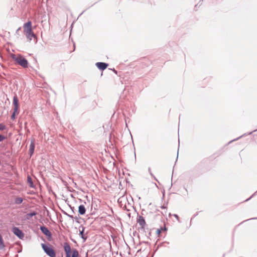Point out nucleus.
Segmentation results:
<instances>
[{
	"label": "nucleus",
	"mask_w": 257,
	"mask_h": 257,
	"mask_svg": "<svg viewBox=\"0 0 257 257\" xmlns=\"http://www.w3.org/2000/svg\"><path fill=\"white\" fill-rule=\"evenodd\" d=\"M5 247V244L2 235L0 234V249H2Z\"/></svg>",
	"instance_id": "obj_17"
},
{
	"label": "nucleus",
	"mask_w": 257,
	"mask_h": 257,
	"mask_svg": "<svg viewBox=\"0 0 257 257\" xmlns=\"http://www.w3.org/2000/svg\"><path fill=\"white\" fill-rule=\"evenodd\" d=\"M85 228L83 227L82 226H80L79 227V234L80 235L82 238L86 239V238L84 236V231Z\"/></svg>",
	"instance_id": "obj_15"
},
{
	"label": "nucleus",
	"mask_w": 257,
	"mask_h": 257,
	"mask_svg": "<svg viewBox=\"0 0 257 257\" xmlns=\"http://www.w3.org/2000/svg\"><path fill=\"white\" fill-rule=\"evenodd\" d=\"M5 139L6 137L4 136L0 135V142H3Z\"/></svg>",
	"instance_id": "obj_23"
},
{
	"label": "nucleus",
	"mask_w": 257,
	"mask_h": 257,
	"mask_svg": "<svg viewBox=\"0 0 257 257\" xmlns=\"http://www.w3.org/2000/svg\"><path fill=\"white\" fill-rule=\"evenodd\" d=\"M242 136H240V137H238V138H237V139H236V140H237V139H238L239 138H241ZM235 140H236V139H234L233 140L230 141L228 143V144H230V143H231L232 141H235Z\"/></svg>",
	"instance_id": "obj_26"
},
{
	"label": "nucleus",
	"mask_w": 257,
	"mask_h": 257,
	"mask_svg": "<svg viewBox=\"0 0 257 257\" xmlns=\"http://www.w3.org/2000/svg\"><path fill=\"white\" fill-rule=\"evenodd\" d=\"M253 195H252L251 196H250L249 198L247 199L245 201H248L252 197Z\"/></svg>",
	"instance_id": "obj_31"
},
{
	"label": "nucleus",
	"mask_w": 257,
	"mask_h": 257,
	"mask_svg": "<svg viewBox=\"0 0 257 257\" xmlns=\"http://www.w3.org/2000/svg\"><path fill=\"white\" fill-rule=\"evenodd\" d=\"M42 247L44 252L50 257H56V252L54 249L50 246L44 243L41 244Z\"/></svg>",
	"instance_id": "obj_3"
},
{
	"label": "nucleus",
	"mask_w": 257,
	"mask_h": 257,
	"mask_svg": "<svg viewBox=\"0 0 257 257\" xmlns=\"http://www.w3.org/2000/svg\"><path fill=\"white\" fill-rule=\"evenodd\" d=\"M177 158H178V153H177Z\"/></svg>",
	"instance_id": "obj_33"
},
{
	"label": "nucleus",
	"mask_w": 257,
	"mask_h": 257,
	"mask_svg": "<svg viewBox=\"0 0 257 257\" xmlns=\"http://www.w3.org/2000/svg\"><path fill=\"white\" fill-rule=\"evenodd\" d=\"M173 216L180 222L179 216L176 214H173Z\"/></svg>",
	"instance_id": "obj_25"
},
{
	"label": "nucleus",
	"mask_w": 257,
	"mask_h": 257,
	"mask_svg": "<svg viewBox=\"0 0 257 257\" xmlns=\"http://www.w3.org/2000/svg\"><path fill=\"white\" fill-rule=\"evenodd\" d=\"M251 219H257V217L252 218Z\"/></svg>",
	"instance_id": "obj_32"
},
{
	"label": "nucleus",
	"mask_w": 257,
	"mask_h": 257,
	"mask_svg": "<svg viewBox=\"0 0 257 257\" xmlns=\"http://www.w3.org/2000/svg\"><path fill=\"white\" fill-rule=\"evenodd\" d=\"M18 111H15V109H14L13 113H12L11 115V119L13 120H14L16 118V114L18 113Z\"/></svg>",
	"instance_id": "obj_19"
},
{
	"label": "nucleus",
	"mask_w": 257,
	"mask_h": 257,
	"mask_svg": "<svg viewBox=\"0 0 257 257\" xmlns=\"http://www.w3.org/2000/svg\"><path fill=\"white\" fill-rule=\"evenodd\" d=\"M137 221L139 225L141 226V228L144 229L146 223L144 217L142 216H139L138 218Z\"/></svg>",
	"instance_id": "obj_7"
},
{
	"label": "nucleus",
	"mask_w": 257,
	"mask_h": 257,
	"mask_svg": "<svg viewBox=\"0 0 257 257\" xmlns=\"http://www.w3.org/2000/svg\"><path fill=\"white\" fill-rule=\"evenodd\" d=\"M148 171L150 173V174L154 178V179L156 180V181H158L157 179L156 178V177L153 175V173H152V171H151V168H149L148 169Z\"/></svg>",
	"instance_id": "obj_22"
},
{
	"label": "nucleus",
	"mask_w": 257,
	"mask_h": 257,
	"mask_svg": "<svg viewBox=\"0 0 257 257\" xmlns=\"http://www.w3.org/2000/svg\"><path fill=\"white\" fill-rule=\"evenodd\" d=\"M251 133H252V132H250V133H248V134L249 135V134H251Z\"/></svg>",
	"instance_id": "obj_35"
},
{
	"label": "nucleus",
	"mask_w": 257,
	"mask_h": 257,
	"mask_svg": "<svg viewBox=\"0 0 257 257\" xmlns=\"http://www.w3.org/2000/svg\"><path fill=\"white\" fill-rule=\"evenodd\" d=\"M12 231L20 239H23L24 237V232L18 227H13Z\"/></svg>",
	"instance_id": "obj_4"
},
{
	"label": "nucleus",
	"mask_w": 257,
	"mask_h": 257,
	"mask_svg": "<svg viewBox=\"0 0 257 257\" xmlns=\"http://www.w3.org/2000/svg\"><path fill=\"white\" fill-rule=\"evenodd\" d=\"M24 32L25 33V35H27L28 34H31V33H33L32 29L25 30Z\"/></svg>",
	"instance_id": "obj_20"
},
{
	"label": "nucleus",
	"mask_w": 257,
	"mask_h": 257,
	"mask_svg": "<svg viewBox=\"0 0 257 257\" xmlns=\"http://www.w3.org/2000/svg\"><path fill=\"white\" fill-rule=\"evenodd\" d=\"M95 65L99 70L103 71L107 67L108 64L105 62H97Z\"/></svg>",
	"instance_id": "obj_6"
},
{
	"label": "nucleus",
	"mask_w": 257,
	"mask_h": 257,
	"mask_svg": "<svg viewBox=\"0 0 257 257\" xmlns=\"http://www.w3.org/2000/svg\"><path fill=\"white\" fill-rule=\"evenodd\" d=\"M24 199L22 197H17L15 199V203L17 205H20L23 202Z\"/></svg>",
	"instance_id": "obj_12"
},
{
	"label": "nucleus",
	"mask_w": 257,
	"mask_h": 257,
	"mask_svg": "<svg viewBox=\"0 0 257 257\" xmlns=\"http://www.w3.org/2000/svg\"><path fill=\"white\" fill-rule=\"evenodd\" d=\"M24 29L25 30L32 29V23L31 21H28L24 25Z\"/></svg>",
	"instance_id": "obj_14"
},
{
	"label": "nucleus",
	"mask_w": 257,
	"mask_h": 257,
	"mask_svg": "<svg viewBox=\"0 0 257 257\" xmlns=\"http://www.w3.org/2000/svg\"><path fill=\"white\" fill-rule=\"evenodd\" d=\"M37 214V213L36 211H32L30 213H27L25 216V218L26 220H30L31 218L34 216H35Z\"/></svg>",
	"instance_id": "obj_10"
},
{
	"label": "nucleus",
	"mask_w": 257,
	"mask_h": 257,
	"mask_svg": "<svg viewBox=\"0 0 257 257\" xmlns=\"http://www.w3.org/2000/svg\"><path fill=\"white\" fill-rule=\"evenodd\" d=\"M11 57L18 64L24 68H28V62L27 60L22 55L18 54L16 55L15 54H12Z\"/></svg>",
	"instance_id": "obj_1"
},
{
	"label": "nucleus",
	"mask_w": 257,
	"mask_h": 257,
	"mask_svg": "<svg viewBox=\"0 0 257 257\" xmlns=\"http://www.w3.org/2000/svg\"><path fill=\"white\" fill-rule=\"evenodd\" d=\"M27 182L28 183H29V186L31 187V188H34L35 187V186L33 183V181H32V178L30 176H27Z\"/></svg>",
	"instance_id": "obj_13"
},
{
	"label": "nucleus",
	"mask_w": 257,
	"mask_h": 257,
	"mask_svg": "<svg viewBox=\"0 0 257 257\" xmlns=\"http://www.w3.org/2000/svg\"><path fill=\"white\" fill-rule=\"evenodd\" d=\"M80 218V217L78 215L77 216H75V217H74V219L75 220V221L77 222V223H79V219Z\"/></svg>",
	"instance_id": "obj_24"
},
{
	"label": "nucleus",
	"mask_w": 257,
	"mask_h": 257,
	"mask_svg": "<svg viewBox=\"0 0 257 257\" xmlns=\"http://www.w3.org/2000/svg\"><path fill=\"white\" fill-rule=\"evenodd\" d=\"M21 30V28H19L17 30V31H16V33H18V32H19V31Z\"/></svg>",
	"instance_id": "obj_29"
},
{
	"label": "nucleus",
	"mask_w": 257,
	"mask_h": 257,
	"mask_svg": "<svg viewBox=\"0 0 257 257\" xmlns=\"http://www.w3.org/2000/svg\"><path fill=\"white\" fill-rule=\"evenodd\" d=\"M35 148V142L34 140H32L31 142V144L30 145V148H29V154L30 157H31L33 155Z\"/></svg>",
	"instance_id": "obj_9"
},
{
	"label": "nucleus",
	"mask_w": 257,
	"mask_h": 257,
	"mask_svg": "<svg viewBox=\"0 0 257 257\" xmlns=\"http://www.w3.org/2000/svg\"><path fill=\"white\" fill-rule=\"evenodd\" d=\"M40 229L47 237L49 238L52 237V233L51 231L45 225L40 226Z\"/></svg>",
	"instance_id": "obj_5"
},
{
	"label": "nucleus",
	"mask_w": 257,
	"mask_h": 257,
	"mask_svg": "<svg viewBox=\"0 0 257 257\" xmlns=\"http://www.w3.org/2000/svg\"><path fill=\"white\" fill-rule=\"evenodd\" d=\"M162 208H165V207L164 206H162Z\"/></svg>",
	"instance_id": "obj_34"
},
{
	"label": "nucleus",
	"mask_w": 257,
	"mask_h": 257,
	"mask_svg": "<svg viewBox=\"0 0 257 257\" xmlns=\"http://www.w3.org/2000/svg\"><path fill=\"white\" fill-rule=\"evenodd\" d=\"M198 215V213H197L196 214H195L193 217L191 218V221H192L193 218H194L195 217H196L197 215Z\"/></svg>",
	"instance_id": "obj_28"
},
{
	"label": "nucleus",
	"mask_w": 257,
	"mask_h": 257,
	"mask_svg": "<svg viewBox=\"0 0 257 257\" xmlns=\"http://www.w3.org/2000/svg\"><path fill=\"white\" fill-rule=\"evenodd\" d=\"M167 230V227L165 226L163 227H161L160 229H158L157 230V233L159 235L163 231H166Z\"/></svg>",
	"instance_id": "obj_16"
},
{
	"label": "nucleus",
	"mask_w": 257,
	"mask_h": 257,
	"mask_svg": "<svg viewBox=\"0 0 257 257\" xmlns=\"http://www.w3.org/2000/svg\"><path fill=\"white\" fill-rule=\"evenodd\" d=\"M64 249L66 253V257H78L79 252L76 248H73L72 255L71 256V249L70 245L67 242L64 243Z\"/></svg>",
	"instance_id": "obj_2"
},
{
	"label": "nucleus",
	"mask_w": 257,
	"mask_h": 257,
	"mask_svg": "<svg viewBox=\"0 0 257 257\" xmlns=\"http://www.w3.org/2000/svg\"><path fill=\"white\" fill-rule=\"evenodd\" d=\"M113 71L115 73L117 74V71L115 70L114 69H113Z\"/></svg>",
	"instance_id": "obj_30"
},
{
	"label": "nucleus",
	"mask_w": 257,
	"mask_h": 257,
	"mask_svg": "<svg viewBox=\"0 0 257 257\" xmlns=\"http://www.w3.org/2000/svg\"><path fill=\"white\" fill-rule=\"evenodd\" d=\"M6 129V126L2 123H0V131H3Z\"/></svg>",
	"instance_id": "obj_21"
},
{
	"label": "nucleus",
	"mask_w": 257,
	"mask_h": 257,
	"mask_svg": "<svg viewBox=\"0 0 257 257\" xmlns=\"http://www.w3.org/2000/svg\"><path fill=\"white\" fill-rule=\"evenodd\" d=\"M13 104L14 105V109H15V111H18L19 104V100L17 96H15L13 97Z\"/></svg>",
	"instance_id": "obj_8"
},
{
	"label": "nucleus",
	"mask_w": 257,
	"mask_h": 257,
	"mask_svg": "<svg viewBox=\"0 0 257 257\" xmlns=\"http://www.w3.org/2000/svg\"><path fill=\"white\" fill-rule=\"evenodd\" d=\"M27 38L29 39L30 41H31L32 39V38H34L35 37V34L34 33L28 34L27 35H26Z\"/></svg>",
	"instance_id": "obj_18"
},
{
	"label": "nucleus",
	"mask_w": 257,
	"mask_h": 257,
	"mask_svg": "<svg viewBox=\"0 0 257 257\" xmlns=\"http://www.w3.org/2000/svg\"><path fill=\"white\" fill-rule=\"evenodd\" d=\"M67 215L69 217V218H71L72 219H74V217L73 215H70V214H67Z\"/></svg>",
	"instance_id": "obj_27"
},
{
	"label": "nucleus",
	"mask_w": 257,
	"mask_h": 257,
	"mask_svg": "<svg viewBox=\"0 0 257 257\" xmlns=\"http://www.w3.org/2000/svg\"><path fill=\"white\" fill-rule=\"evenodd\" d=\"M86 209L83 205H80L78 207V212L80 215H84L85 213Z\"/></svg>",
	"instance_id": "obj_11"
}]
</instances>
